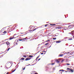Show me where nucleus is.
I'll list each match as a JSON object with an SVG mask.
<instances>
[{
  "mask_svg": "<svg viewBox=\"0 0 74 74\" xmlns=\"http://www.w3.org/2000/svg\"><path fill=\"white\" fill-rule=\"evenodd\" d=\"M71 33H69V34H71L74 35V31H73L71 32Z\"/></svg>",
  "mask_w": 74,
  "mask_h": 74,
  "instance_id": "1",
  "label": "nucleus"
},
{
  "mask_svg": "<svg viewBox=\"0 0 74 74\" xmlns=\"http://www.w3.org/2000/svg\"><path fill=\"white\" fill-rule=\"evenodd\" d=\"M70 26V29H72V28H73V27H74V25H71Z\"/></svg>",
  "mask_w": 74,
  "mask_h": 74,
  "instance_id": "2",
  "label": "nucleus"
},
{
  "mask_svg": "<svg viewBox=\"0 0 74 74\" xmlns=\"http://www.w3.org/2000/svg\"><path fill=\"white\" fill-rule=\"evenodd\" d=\"M30 59L29 58H27L25 59V61H27V60H30Z\"/></svg>",
  "mask_w": 74,
  "mask_h": 74,
  "instance_id": "3",
  "label": "nucleus"
},
{
  "mask_svg": "<svg viewBox=\"0 0 74 74\" xmlns=\"http://www.w3.org/2000/svg\"><path fill=\"white\" fill-rule=\"evenodd\" d=\"M56 29H61V28H62V27H56Z\"/></svg>",
  "mask_w": 74,
  "mask_h": 74,
  "instance_id": "4",
  "label": "nucleus"
},
{
  "mask_svg": "<svg viewBox=\"0 0 74 74\" xmlns=\"http://www.w3.org/2000/svg\"><path fill=\"white\" fill-rule=\"evenodd\" d=\"M10 44V43L8 42H6V44L7 45H9Z\"/></svg>",
  "mask_w": 74,
  "mask_h": 74,
  "instance_id": "5",
  "label": "nucleus"
},
{
  "mask_svg": "<svg viewBox=\"0 0 74 74\" xmlns=\"http://www.w3.org/2000/svg\"><path fill=\"white\" fill-rule=\"evenodd\" d=\"M63 56V54H60L59 55V57H62Z\"/></svg>",
  "mask_w": 74,
  "mask_h": 74,
  "instance_id": "6",
  "label": "nucleus"
},
{
  "mask_svg": "<svg viewBox=\"0 0 74 74\" xmlns=\"http://www.w3.org/2000/svg\"><path fill=\"white\" fill-rule=\"evenodd\" d=\"M61 42V41H57L56 42V43H60V42Z\"/></svg>",
  "mask_w": 74,
  "mask_h": 74,
  "instance_id": "7",
  "label": "nucleus"
},
{
  "mask_svg": "<svg viewBox=\"0 0 74 74\" xmlns=\"http://www.w3.org/2000/svg\"><path fill=\"white\" fill-rule=\"evenodd\" d=\"M21 60H25V58H21Z\"/></svg>",
  "mask_w": 74,
  "mask_h": 74,
  "instance_id": "8",
  "label": "nucleus"
},
{
  "mask_svg": "<svg viewBox=\"0 0 74 74\" xmlns=\"http://www.w3.org/2000/svg\"><path fill=\"white\" fill-rule=\"evenodd\" d=\"M56 62L57 63H59L60 62V61H59L58 60H56Z\"/></svg>",
  "mask_w": 74,
  "mask_h": 74,
  "instance_id": "9",
  "label": "nucleus"
},
{
  "mask_svg": "<svg viewBox=\"0 0 74 74\" xmlns=\"http://www.w3.org/2000/svg\"><path fill=\"white\" fill-rule=\"evenodd\" d=\"M29 58H33V56L32 55H29Z\"/></svg>",
  "mask_w": 74,
  "mask_h": 74,
  "instance_id": "10",
  "label": "nucleus"
},
{
  "mask_svg": "<svg viewBox=\"0 0 74 74\" xmlns=\"http://www.w3.org/2000/svg\"><path fill=\"white\" fill-rule=\"evenodd\" d=\"M70 71H71V72H72V73H73V72H74V71H73V70H72V69H70Z\"/></svg>",
  "mask_w": 74,
  "mask_h": 74,
  "instance_id": "11",
  "label": "nucleus"
},
{
  "mask_svg": "<svg viewBox=\"0 0 74 74\" xmlns=\"http://www.w3.org/2000/svg\"><path fill=\"white\" fill-rule=\"evenodd\" d=\"M27 38V37H26L25 38H24L23 39V40H26Z\"/></svg>",
  "mask_w": 74,
  "mask_h": 74,
  "instance_id": "12",
  "label": "nucleus"
},
{
  "mask_svg": "<svg viewBox=\"0 0 74 74\" xmlns=\"http://www.w3.org/2000/svg\"><path fill=\"white\" fill-rule=\"evenodd\" d=\"M23 57H24V58H26L27 56L25 55H23Z\"/></svg>",
  "mask_w": 74,
  "mask_h": 74,
  "instance_id": "13",
  "label": "nucleus"
},
{
  "mask_svg": "<svg viewBox=\"0 0 74 74\" xmlns=\"http://www.w3.org/2000/svg\"><path fill=\"white\" fill-rule=\"evenodd\" d=\"M50 26H54V25H56V24H50Z\"/></svg>",
  "mask_w": 74,
  "mask_h": 74,
  "instance_id": "14",
  "label": "nucleus"
},
{
  "mask_svg": "<svg viewBox=\"0 0 74 74\" xmlns=\"http://www.w3.org/2000/svg\"><path fill=\"white\" fill-rule=\"evenodd\" d=\"M73 40L72 38H69L68 39V40Z\"/></svg>",
  "mask_w": 74,
  "mask_h": 74,
  "instance_id": "15",
  "label": "nucleus"
},
{
  "mask_svg": "<svg viewBox=\"0 0 74 74\" xmlns=\"http://www.w3.org/2000/svg\"><path fill=\"white\" fill-rule=\"evenodd\" d=\"M49 44V43H46L45 45H48Z\"/></svg>",
  "mask_w": 74,
  "mask_h": 74,
  "instance_id": "16",
  "label": "nucleus"
},
{
  "mask_svg": "<svg viewBox=\"0 0 74 74\" xmlns=\"http://www.w3.org/2000/svg\"><path fill=\"white\" fill-rule=\"evenodd\" d=\"M56 70V68L55 67H54L53 68V70Z\"/></svg>",
  "mask_w": 74,
  "mask_h": 74,
  "instance_id": "17",
  "label": "nucleus"
},
{
  "mask_svg": "<svg viewBox=\"0 0 74 74\" xmlns=\"http://www.w3.org/2000/svg\"><path fill=\"white\" fill-rule=\"evenodd\" d=\"M12 39H13V38H12V37H10V38L9 39V40H12Z\"/></svg>",
  "mask_w": 74,
  "mask_h": 74,
  "instance_id": "18",
  "label": "nucleus"
},
{
  "mask_svg": "<svg viewBox=\"0 0 74 74\" xmlns=\"http://www.w3.org/2000/svg\"><path fill=\"white\" fill-rule=\"evenodd\" d=\"M53 39L54 40H56V38H53Z\"/></svg>",
  "mask_w": 74,
  "mask_h": 74,
  "instance_id": "19",
  "label": "nucleus"
},
{
  "mask_svg": "<svg viewBox=\"0 0 74 74\" xmlns=\"http://www.w3.org/2000/svg\"><path fill=\"white\" fill-rule=\"evenodd\" d=\"M10 49H11V48H9L8 49L7 51H9V50Z\"/></svg>",
  "mask_w": 74,
  "mask_h": 74,
  "instance_id": "20",
  "label": "nucleus"
},
{
  "mask_svg": "<svg viewBox=\"0 0 74 74\" xmlns=\"http://www.w3.org/2000/svg\"><path fill=\"white\" fill-rule=\"evenodd\" d=\"M67 70H70V68H67Z\"/></svg>",
  "mask_w": 74,
  "mask_h": 74,
  "instance_id": "21",
  "label": "nucleus"
},
{
  "mask_svg": "<svg viewBox=\"0 0 74 74\" xmlns=\"http://www.w3.org/2000/svg\"><path fill=\"white\" fill-rule=\"evenodd\" d=\"M7 33V32L5 31L3 32V33Z\"/></svg>",
  "mask_w": 74,
  "mask_h": 74,
  "instance_id": "22",
  "label": "nucleus"
},
{
  "mask_svg": "<svg viewBox=\"0 0 74 74\" xmlns=\"http://www.w3.org/2000/svg\"><path fill=\"white\" fill-rule=\"evenodd\" d=\"M48 24L46 25H45V27H47V26H48Z\"/></svg>",
  "mask_w": 74,
  "mask_h": 74,
  "instance_id": "23",
  "label": "nucleus"
},
{
  "mask_svg": "<svg viewBox=\"0 0 74 74\" xmlns=\"http://www.w3.org/2000/svg\"><path fill=\"white\" fill-rule=\"evenodd\" d=\"M70 26H71V25H69V26H68V28H69L70 29V27H71Z\"/></svg>",
  "mask_w": 74,
  "mask_h": 74,
  "instance_id": "24",
  "label": "nucleus"
},
{
  "mask_svg": "<svg viewBox=\"0 0 74 74\" xmlns=\"http://www.w3.org/2000/svg\"><path fill=\"white\" fill-rule=\"evenodd\" d=\"M23 39H19V41H22Z\"/></svg>",
  "mask_w": 74,
  "mask_h": 74,
  "instance_id": "25",
  "label": "nucleus"
},
{
  "mask_svg": "<svg viewBox=\"0 0 74 74\" xmlns=\"http://www.w3.org/2000/svg\"><path fill=\"white\" fill-rule=\"evenodd\" d=\"M40 57V55L38 56L37 58H38Z\"/></svg>",
  "mask_w": 74,
  "mask_h": 74,
  "instance_id": "26",
  "label": "nucleus"
},
{
  "mask_svg": "<svg viewBox=\"0 0 74 74\" xmlns=\"http://www.w3.org/2000/svg\"><path fill=\"white\" fill-rule=\"evenodd\" d=\"M42 52H45V51H42Z\"/></svg>",
  "mask_w": 74,
  "mask_h": 74,
  "instance_id": "27",
  "label": "nucleus"
},
{
  "mask_svg": "<svg viewBox=\"0 0 74 74\" xmlns=\"http://www.w3.org/2000/svg\"><path fill=\"white\" fill-rule=\"evenodd\" d=\"M67 64L68 66H69V65H70V64Z\"/></svg>",
  "mask_w": 74,
  "mask_h": 74,
  "instance_id": "28",
  "label": "nucleus"
},
{
  "mask_svg": "<svg viewBox=\"0 0 74 74\" xmlns=\"http://www.w3.org/2000/svg\"><path fill=\"white\" fill-rule=\"evenodd\" d=\"M49 41H50V40H49V39H48L47 40V42H49Z\"/></svg>",
  "mask_w": 74,
  "mask_h": 74,
  "instance_id": "29",
  "label": "nucleus"
},
{
  "mask_svg": "<svg viewBox=\"0 0 74 74\" xmlns=\"http://www.w3.org/2000/svg\"><path fill=\"white\" fill-rule=\"evenodd\" d=\"M67 53H70V52H67L66 53H66V54H67Z\"/></svg>",
  "mask_w": 74,
  "mask_h": 74,
  "instance_id": "30",
  "label": "nucleus"
},
{
  "mask_svg": "<svg viewBox=\"0 0 74 74\" xmlns=\"http://www.w3.org/2000/svg\"><path fill=\"white\" fill-rule=\"evenodd\" d=\"M64 61V60H62V61H61V62H63V61Z\"/></svg>",
  "mask_w": 74,
  "mask_h": 74,
  "instance_id": "31",
  "label": "nucleus"
},
{
  "mask_svg": "<svg viewBox=\"0 0 74 74\" xmlns=\"http://www.w3.org/2000/svg\"><path fill=\"white\" fill-rule=\"evenodd\" d=\"M25 67H24L23 68V70H25Z\"/></svg>",
  "mask_w": 74,
  "mask_h": 74,
  "instance_id": "32",
  "label": "nucleus"
},
{
  "mask_svg": "<svg viewBox=\"0 0 74 74\" xmlns=\"http://www.w3.org/2000/svg\"><path fill=\"white\" fill-rule=\"evenodd\" d=\"M62 71L63 72L64 71V70L62 69Z\"/></svg>",
  "mask_w": 74,
  "mask_h": 74,
  "instance_id": "33",
  "label": "nucleus"
},
{
  "mask_svg": "<svg viewBox=\"0 0 74 74\" xmlns=\"http://www.w3.org/2000/svg\"><path fill=\"white\" fill-rule=\"evenodd\" d=\"M18 41H19V40H17V42H18Z\"/></svg>",
  "mask_w": 74,
  "mask_h": 74,
  "instance_id": "34",
  "label": "nucleus"
},
{
  "mask_svg": "<svg viewBox=\"0 0 74 74\" xmlns=\"http://www.w3.org/2000/svg\"><path fill=\"white\" fill-rule=\"evenodd\" d=\"M51 47V45H50V46L48 47H49V48Z\"/></svg>",
  "mask_w": 74,
  "mask_h": 74,
  "instance_id": "35",
  "label": "nucleus"
},
{
  "mask_svg": "<svg viewBox=\"0 0 74 74\" xmlns=\"http://www.w3.org/2000/svg\"><path fill=\"white\" fill-rule=\"evenodd\" d=\"M37 60H38V58H36V61H37Z\"/></svg>",
  "mask_w": 74,
  "mask_h": 74,
  "instance_id": "36",
  "label": "nucleus"
},
{
  "mask_svg": "<svg viewBox=\"0 0 74 74\" xmlns=\"http://www.w3.org/2000/svg\"><path fill=\"white\" fill-rule=\"evenodd\" d=\"M41 55H43L44 54V53H41Z\"/></svg>",
  "mask_w": 74,
  "mask_h": 74,
  "instance_id": "37",
  "label": "nucleus"
},
{
  "mask_svg": "<svg viewBox=\"0 0 74 74\" xmlns=\"http://www.w3.org/2000/svg\"><path fill=\"white\" fill-rule=\"evenodd\" d=\"M40 59H41V58H39V59L38 60V61H39V60H40Z\"/></svg>",
  "mask_w": 74,
  "mask_h": 74,
  "instance_id": "38",
  "label": "nucleus"
},
{
  "mask_svg": "<svg viewBox=\"0 0 74 74\" xmlns=\"http://www.w3.org/2000/svg\"><path fill=\"white\" fill-rule=\"evenodd\" d=\"M54 64H55V63H52V64H52V65H53Z\"/></svg>",
  "mask_w": 74,
  "mask_h": 74,
  "instance_id": "39",
  "label": "nucleus"
},
{
  "mask_svg": "<svg viewBox=\"0 0 74 74\" xmlns=\"http://www.w3.org/2000/svg\"><path fill=\"white\" fill-rule=\"evenodd\" d=\"M36 29H33V31H34V30H36Z\"/></svg>",
  "mask_w": 74,
  "mask_h": 74,
  "instance_id": "40",
  "label": "nucleus"
},
{
  "mask_svg": "<svg viewBox=\"0 0 74 74\" xmlns=\"http://www.w3.org/2000/svg\"><path fill=\"white\" fill-rule=\"evenodd\" d=\"M62 71V70H60L59 71Z\"/></svg>",
  "mask_w": 74,
  "mask_h": 74,
  "instance_id": "41",
  "label": "nucleus"
},
{
  "mask_svg": "<svg viewBox=\"0 0 74 74\" xmlns=\"http://www.w3.org/2000/svg\"><path fill=\"white\" fill-rule=\"evenodd\" d=\"M19 36H17L16 37H16H19Z\"/></svg>",
  "mask_w": 74,
  "mask_h": 74,
  "instance_id": "42",
  "label": "nucleus"
},
{
  "mask_svg": "<svg viewBox=\"0 0 74 74\" xmlns=\"http://www.w3.org/2000/svg\"><path fill=\"white\" fill-rule=\"evenodd\" d=\"M14 71H14H14H12V72H14Z\"/></svg>",
  "mask_w": 74,
  "mask_h": 74,
  "instance_id": "43",
  "label": "nucleus"
},
{
  "mask_svg": "<svg viewBox=\"0 0 74 74\" xmlns=\"http://www.w3.org/2000/svg\"><path fill=\"white\" fill-rule=\"evenodd\" d=\"M16 42H14V44H15Z\"/></svg>",
  "mask_w": 74,
  "mask_h": 74,
  "instance_id": "44",
  "label": "nucleus"
},
{
  "mask_svg": "<svg viewBox=\"0 0 74 74\" xmlns=\"http://www.w3.org/2000/svg\"><path fill=\"white\" fill-rule=\"evenodd\" d=\"M16 45H18V44L17 43V42H16Z\"/></svg>",
  "mask_w": 74,
  "mask_h": 74,
  "instance_id": "45",
  "label": "nucleus"
},
{
  "mask_svg": "<svg viewBox=\"0 0 74 74\" xmlns=\"http://www.w3.org/2000/svg\"><path fill=\"white\" fill-rule=\"evenodd\" d=\"M41 48H43V46H42V47H41Z\"/></svg>",
  "mask_w": 74,
  "mask_h": 74,
  "instance_id": "46",
  "label": "nucleus"
},
{
  "mask_svg": "<svg viewBox=\"0 0 74 74\" xmlns=\"http://www.w3.org/2000/svg\"><path fill=\"white\" fill-rule=\"evenodd\" d=\"M15 70H16V68L15 69H14V71H15Z\"/></svg>",
  "mask_w": 74,
  "mask_h": 74,
  "instance_id": "47",
  "label": "nucleus"
},
{
  "mask_svg": "<svg viewBox=\"0 0 74 74\" xmlns=\"http://www.w3.org/2000/svg\"><path fill=\"white\" fill-rule=\"evenodd\" d=\"M58 36V35H55V37H56V36Z\"/></svg>",
  "mask_w": 74,
  "mask_h": 74,
  "instance_id": "48",
  "label": "nucleus"
},
{
  "mask_svg": "<svg viewBox=\"0 0 74 74\" xmlns=\"http://www.w3.org/2000/svg\"><path fill=\"white\" fill-rule=\"evenodd\" d=\"M43 43H44V42H43L41 44H43Z\"/></svg>",
  "mask_w": 74,
  "mask_h": 74,
  "instance_id": "49",
  "label": "nucleus"
},
{
  "mask_svg": "<svg viewBox=\"0 0 74 74\" xmlns=\"http://www.w3.org/2000/svg\"><path fill=\"white\" fill-rule=\"evenodd\" d=\"M57 35H58V34H59L58 33H57Z\"/></svg>",
  "mask_w": 74,
  "mask_h": 74,
  "instance_id": "50",
  "label": "nucleus"
},
{
  "mask_svg": "<svg viewBox=\"0 0 74 74\" xmlns=\"http://www.w3.org/2000/svg\"><path fill=\"white\" fill-rule=\"evenodd\" d=\"M8 63H10L11 64V63H10V62H8Z\"/></svg>",
  "mask_w": 74,
  "mask_h": 74,
  "instance_id": "51",
  "label": "nucleus"
},
{
  "mask_svg": "<svg viewBox=\"0 0 74 74\" xmlns=\"http://www.w3.org/2000/svg\"><path fill=\"white\" fill-rule=\"evenodd\" d=\"M64 30H66V29H64Z\"/></svg>",
  "mask_w": 74,
  "mask_h": 74,
  "instance_id": "52",
  "label": "nucleus"
},
{
  "mask_svg": "<svg viewBox=\"0 0 74 74\" xmlns=\"http://www.w3.org/2000/svg\"><path fill=\"white\" fill-rule=\"evenodd\" d=\"M3 67V66H1V67Z\"/></svg>",
  "mask_w": 74,
  "mask_h": 74,
  "instance_id": "53",
  "label": "nucleus"
},
{
  "mask_svg": "<svg viewBox=\"0 0 74 74\" xmlns=\"http://www.w3.org/2000/svg\"><path fill=\"white\" fill-rule=\"evenodd\" d=\"M27 66H29V65H27Z\"/></svg>",
  "mask_w": 74,
  "mask_h": 74,
  "instance_id": "54",
  "label": "nucleus"
},
{
  "mask_svg": "<svg viewBox=\"0 0 74 74\" xmlns=\"http://www.w3.org/2000/svg\"><path fill=\"white\" fill-rule=\"evenodd\" d=\"M49 22H47V23H49Z\"/></svg>",
  "mask_w": 74,
  "mask_h": 74,
  "instance_id": "55",
  "label": "nucleus"
},
{
  "mask_svg": "<svg viewBox=\"0 0 74 74\" xmlns=\"http://www.w3.org/2000/svg\"><path fill=\"white\" fill-rule=\"evenodd\" d=\"M66 38H67V37H66L65 39Z\"/></svg>",
  "mask_w": 74,
  "mask_h": 74,
  "instance_id": "56",
  "label": "nucleus"
},
{
  "mask_svg": "<svg viewBox=\"0 0 74 74\" xmlns=\"http://www.w3.org/2000/svg\"><path fill=\"white\" fill-rule=\"evenodd\" d=\"M16 27H17V26H16L15 27V28Z\"/></svg>",
  "mask_w": 74,
  "mask_h": 74,
  "instance_id": "57",
  "label": "nucleus"
},
{
  "mask_svg": "<svg viewBox=\"0 0 74 74\" xmlns=\"http://www.w3.org/2000/svg\"><path fill=\"white\" fill-rule=\"evenodd\" d=\"M7 74H8V73H7Z\"/></svg>",
  "mask_w": 74,
  "mask_h": 74,
  "instance_id": "58",
  "label": "nucleus"
},
{
  "mask_svg": "<svg viewBox=\"0 0 74 74\" xmlns=\"http://www.w3.org/2000/svg\"><path fill=\"white\" fill-rule=\"evenodd\" d=\"M34 74H38V73H35Z\"/></svg>",
  "mask_w": 74,
  "mask_h": 74,
  "instance_id": "59",
  "label": "nucleus"
},
{
  "mask_svg": "<svg viewBox=\"0 0 74 74\" xmlns=\"http://www.w3.org/2000/svg\"><path fill=\"white\" fill-rule=\"evenodd\" d=\"M21 33V34H23V33Z\"/></svg>",
  "mask_w": 74,
  "mask_h": 74,
  "instance_id": "60",
  "label": "nucleus"
},
{
  "mask_svg": "<svg viewBox=\"0 0 74 74\" xmlns=\"http://www.w3.org/2000/svg\"><path fill=\"white\" fill-rule=\"evenodd\" d=\"M67 71H66L65 72H67Z\"/></svg>",
  "mask_w": 74,
  "mask_h": 74,
  "instance_id": "61",
  "label": "nucleus"
},
{
  "mask_svg": "<svg viewBox=\"0 0 74 74\" xmlns=\"http://www.w3.org/2000/svg\"><path fill=\"white\" fill-rule=\"evenodd\" d=\"M73 38H74V36H73Z\"/></svg>",
  "mask_w": 74,
  "mask_h": 74,
  "instance_id": "62",
  "label": "nucleus"
},
{
  "mask_svg": "<svg viewBox=\"0 0 74 74\" xmlns=\"http://www.w3.org/2000/svg\"><path fill=\"white\" fill-rule=\"evenodd\" d=\"M70 53V55L71 54V53Z\"/></svg>",
  "mask_w": 74,
  "mask_h": 74,
  "instance_id": "63",
  "label": "nucleus"
},
{
  "mask_svg": "<svg viewBox=\"0 0 74 74\" xmlns=\"http://www.w3.org/2000/svg\"><path fill=\"white\" fill-rule=\"evenodd\" d=\"M22 38L23 39H24V38Z\"/></svg>",
  "mask_w": 74,
  "mask_h": 74,
  "instance_id": "64",
  "label": "nucleus"
}]
</instances>
